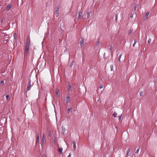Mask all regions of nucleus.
<instances>
[{
	"instance_id": "16",
	"label": "nucleus",
	"mask_w": 157,
	"mask_h": 157,
	"mask_svg": "<svg viewBox=\"0 0 157 157\" xmlns=\"http://www.w3.org/2000/svg\"><path fill=\"white\" fill-rule=\"evenodd\" d=\"M122 56V54H120L119 56V57L118 58V60L119 61L121 62V57Z\"/></svg>"
},
{
	"instance_id": "13",
	"label": "nucleus",
	"mask_w": 157,
	"mask_h": 157,
	"mask_svg": "<svg viewBox=\"0 0 157 157\" xmlns=\"http://www.w3.org/2000/svg\"><path fill=\"white\" fill-rule=\"evenodd\" d=\"M42 139L43 143H44V140H45V135L44 134H43Z\"/></svg>"
},
{
	"instance_id": "24",
	"label": "nucleus",
	"mask_w": 157,
	"mask_h": 157,
	"mask_svg": "<svg viewBox=\"0 0 157 157\" xmlns=\"http://www.w3.org/2000/svg\"><path fill=\"white\" fill-rule=\"evenodd\" d=\"M9 97V95H6V98L7 100H8V99Z\"/></svg>"
},
{
	"instance_id": "1",
	"label": "nucleus",
	"mask_w": 157,
	"mask_h": 157,
	"mask_svg": "<svg viewBox=\"0 0 157 157\" xmlns=\"http://www.w3.org/2000/svg\"><path fill=\"white\" fill-rule=\"evenodd\" d=\"M30 44V40L29 37H27L26 44L25 48L24 50L25 56L27 55L29 49V47Z\"/></svg>"
},
{
	"instance_id": "18",
	"label": "nucleus",
	"mask_w": 157,
	"mask_h": 157,
	"mask_svg": "<svg viewBox=\"0 0 157 157\" xmlns=\"http://www.w3.org/2000/svg\"><path fill=\"white\" fill-rule=\"evenodd\" d=\"M72 111V109L71 108H70L68 109L67 110V113H70Z\"/></svg>"
},
{
	"instance_id": "29",
	"label": "nucleus",
	"mask_w": 157,
	"mask_h": 157,
	"mask_svg": "<svg viewBox=\"0 0 157 157\" xmlns=\"http://www.w3.org/2000/svg\"><path fill=\"white\" fill-rule=\"evenodd\" d=\"M59 91L58 90H57L56 91V94H59Z\"/></svg>"
},
{
	"instance_id": "5",
	"label": "nucleus",
	"mask_w": 157,
	"mask_h": 157,
	"mask_svg": "<svg viewBox=\"0 0 157 157\" xmlns=\"http://www.w3.org/2000/svg\"><path fill=\"white\" fill-rule=\"evenodd\" d=\"M66 102L67 104L70 102V98L69 96H68L66 97Z\"/></svg>"
},
{
	"instance_id": "9",
	"label": "nucleus",
	"mask_w": 157,
	"mask_h": 157,
	"mask_svg": "<svg viewBox=\"0 0 157 157\" xmlns=\"http://www.w3.org/2000/svg\"><path fill=\"white\" fill-rule=\"evenodd\" d=\"M84 40L83 39H81L80 42V45L81 47L84 46Z\"/></svg>"
},
{
	"instance_id": "3",
	"label": "nucleus",
	"mask_w": 157,
	"mask_h": 157,
	"mask_svg": "<svg viewBox=\"0 0 157 157\" xmlns=\"http://www.w3.org/2000/svg\"><path fill=\"white\" fill-rule=\"evenodd\" d=\"M31 88V84L30 82H28L27 85V91H29Z\"/></svg>"
},
{
	"instance_id": "22",
	"label": "nucleus",
	"mask_w": 157,
	"mask_h": 157,
	"mask_svg": "<svg viewBox=\"0 0 157 157\" xmlns=\"http://www.w3.org/2000/svg\"><path fill=\"white\" fill-rule=\"evenodd\" d=\"M112 48H113V47H112V45H110L109 50L112 51Z\"/></svg>"
},
{
	"instance_id": "32",
	"label": "nucleus",
	"mask_w": 157,
	"mask_h": 157,
	"mask_svg": "<svg viewBox=\"0 0 157 157\" xmlns=\"http://www.w3.org/2000/svg\"><path fill=\"white\" fill-rule=\"evenodd\" d=\"M74 64V62H72L71 64V67H72Z\"/></svg>"
},
{
	"instance_id": "14",
	"label": "nucleus",
	"mask_w": 157,
	"mask_h": 157,
	"mask_svg": "<svg viewBox=\"0 0 157 157\" xmlns=\"http://www.w3.org/2000/svg\"><path fill=\"white\" fill-rule=\"evenodd\" d=\"M91 13V12L90 11H89V12H88L87 14V18H89L90 17Z\"/></svg>"
},
{
	"instance_id": "7",
	"label": "nucleus",
	"mask_w": 157,
	"mask_h": 157,
	"mask_svg": "<svg viewBox=\"0 0 157 157\" xmlns=\"http://www.w3.org/2000/svg\"><path fill=\"white\" fill-rule=\"evenodd\" d=\"M63 150V148L62 147H60L58 148V151L60 154H62Z\"/></svg>"
},
{
	"instance_id": "31",
	"label": "nucleus",
	"mask_w": 157,
	"mask_h": 157,
	"mask_svg": "<svg viewBox=\"0 0 157 157\" xmlns=\"http://www.w3.org/2000/svg\"><path fill=\"white\" fill-rule=\"evenodd\" d=\"M103 87V85H101L99 86V88H100V89H101Z\"/></svg>"
},
{
	"instance_id": "2",
	"label": "nucleus",
	"mask_w": 157,
	"mask_h": 157,
	"mask_svg": "<svg viewBox=\"0 0 157 157\" xmlns=\"http://www.w3.org/2000/svg\"><path fill=\"white\" fill-rule=\"evenodd\" d=\"M59 10L58 8H57L56 10L55 11V15L56 16V17H58L59 15Z\"/></svg>"
},
{
	"instance_id": "27",
	"label": "nucleus",
	"mask_w": 157,
	"mask_h": 157,
	"mask_svg": "<svg viewBox=\"0 0 157 157\" xmlns=\"http://www.w3.org/2000/svg\"><path fill=\"white\" fill-rule=\"evenodd\" d=\"M4 82L3 81H2L0 82V84L1 85H2L4 84Z\"/></svg>"
},
{
	"instance_id": "28",
	"label": "nucleus",
	"mask_w": 157,
	"mask_h": 157,
	"mask_svg": "<svg viewBox=\"0 0 157 157\" xmlns=\"http://www.w3.org/2000/svg\"><path fill=\"white\" fill-rule=\"evenodd\" d=\"M139 151V149H138L136 150V153L138 154V153Z\"/></svg>"
},
{
	"instance_id": "10",
	"label": "nucleus",
	"mask_w": 157,
	"mask_h": 157,
	"mask_svg": "<svg viewBox=\"0 0 157 157\" xmlns=\"http://www.w3.org/2000/svg\"><path fill=\"white\" fill-rule=\"evenodd\" d=\"M12 7V5L11 4H9L6 7V10L7 11L9 10Z\"/></svg>"
},
{
	"instance_id": "19",
	"label": "nucleus",
	"mask_w": 157,
	"mask_h": 157,
	"mask_svg": "<svg viewBox=\"0 0 157 157\" xmlns=\"http://www.w3.org/2000/svg\"><path fill=\"white\" fill-rule=\"evenodd\" d=\"M133 32V30L132 29H130L129 32V34H131L132 33V32Z\"/></svg>"
},
{
	"instance_id": "26",
	"label": "nucleus",
	"mask_w": 157,
	"mask_h": 157,
	"mask_svg": "<svg viewBox=\"0 0 157 157\" xmlns=\"http://www.w3.org/2000/svg\"><path fill=\"white\" fill-rule=\"evenodd\" d=\"M100 44V42L99 41H98L97 42L96 44V46H99Z\"/></svg>"
},
{
	"instance_id": "21",
	"label": "nucleus",
	"mask_w": 157,
	"mask_h": 157,
	"mask_svg": "<svg viewBox=\"0 0 157 157\" xmlns=\"http://www.w3.org/2000/svg\"><path fill=\"white\" fill-rule=\"evenodd\" d=\"M136 42H137L136 40H134V42L133 44V47H134V46H135V44H136Z\"/></svg>"
},
{
	"instance_id": "17",
	"label": "nucleus",
	"mask_w": 157,
	"mask_h": 157,
	"mask_svg": "<svg viewBox=\"0 0 157 157\" xmlns=\"http://www.w3.org/2000/svg\"><path fill=\"white\" fill-rule=\"evenodd\" d=\"M117 114L115 112H114L113 114V116L115 117H117Z\"/></svg>"
},
{
	"instance_id": "30",
	"label": "nucleus",
	"mask_w": 157,
	"mask_h": 157,
	"mask_svg": "<svg viewBox=\"0 0 157 157\" xmlns=\"http://www.w3.org/2000/svg\"><path fill=\"white\" fill-rule=\"evenodd\" d=\"M138 5H136L135 6V10H136V9L138 7Z\"/></svg>"
},
{
	"instance_id": "4",
	"label": "nucleus",
	"mask_w": 157,
	"mask_h": 157,
	"mask_svg": "<svg viewBox=\"0 0 157 157\" xmlns=\"http://www.w3.org/2000/svg\"><path fill=\"white\" fill-rule=\"evenodd\" d=\"M82 18V13L81 12H79L78 17V19H80Z\"/></svg>"
},
{
	"instance_id": "23",
	"label": "nucleus",
	"mask_w": 157,
	"mask_h": 157,
	"mask_svg": "<svg viewBox=\"0 0 157 157\" xmlns=\"http://www.w3.org/2000/svg\"><path fill=\"white\" fill-rule=\"evenodd\" d=\"M118 18V14H116L115 15V20L116 21H117Z\"/></svg>"
},
{
	"instance_id": "20",
	"label": "nucleus",
	"mask_w": 157,
	"mask_h": 157,
	"mask_svg": "<svg viewBox=\"0 0 157 157\" xmlns=\"http://www.w3.org/2000/svg\"><path fill=\"white\" fill-rule=\"evenodd\" d=\"M110 69L111 71H113V65L110 66Z\"/></svg>"
},
{
	"instance_id": "15",
	"label": "nucleus",
	"mask_w": 157,
	"mask_h": 157,
	"mask_svg": "<svg viewBox=\"0 0 157 157\" xmlns=\"http://www.w3.org/2000/svg\"><path fill=\"white\" fill-rule=\"evenodd\" d=\"M71 88V86L70 85H68V88H67L68 90L69 91H70Z\"/></svg>"
},
{
	"instance_id": "34",
	"label": "nucleus",
	"mask_w": 157,
	"mask_h": 157,
	"mask_svg": "<svg viewBox=\"0 0 157 157\" xmlns=\"http://www.w3.org/2000/svg\"><path fill=\"white\" fill-rule=\"evenodd\" d=\"M133 17V15H131V16H130V17L131 18H132Z\"/></svg>"
},
{
	"instance_id": "11",
	"label": "nucleus",
	"mask_w": 157,
	"mask_h": 157,
	"mask_svg": "<svg viewBox=\"0 0 157 157\" xmlns=\"http://www.w3.org/2000/svg\"><path fill=\"white\" fill-rule=\"evenodd\" d=\"M73 148L75 150H76V144L75 141H73Z\"/></svg>"
},
{
	"instance_id": "12",
	"label": "nucleus",
	"mask_w": 157,
	"mask_h": 157,
	"mask_svg": "<svg viewBox=\"0 0 157 157\" xmlns=\"http://www.w3.org/2000/svg\"><path fill=\"white\" fill-rule=\"evenodd\" d=\"M131 150L130 148L128 149L127 151V154L126 157H127L129 155V152Z\"/></svg>"
},
{
	"instance_id": "35",
	"label": "nucleus",
	"mask_w": 157,
	"mask_h": 157,
	"mask_svg": "<svg viewBox=\"0 0 157 157\" xmlns=\"http://www.w3.org/2000/svg\"><path fill=\"white\" fill-rule=\"evenodd\" d=\"M46 157V156L45 155H44L43 156V157Z\"/></svg>"
},
{
	"instance_id": "33",
	"label": "nucleus",
	"mask_w": 157,
	"mask_h": 157,
	"mask_svg": "<svg viewBox=\"0 0 157 157\" xmlns=\"http://www.w3.org/2000/svg\"><path fill=\"white\" fill-rule=\"evenodd\" d=\"M71 157V154H70L67 157Z\"/></svg>"
},
{
	"instance_id": "8",
	"label": "nucleus",
	"mask_w": 157,
	"mask_h": 157,
	"mask_svg": "<svg viewBox=\"0 0 157 157\" xmlns=\"http://www.w3.org/2000/svg\"><path fill=\"white\" fill-rule=\"evenodd\" d=\"M149 12H147L146 13L144 17V19L145 20L147 19V17L149 15Z\"/></svg>"
},
{
	"instance_id": "6",
	"label": "nucleus",
	"mask_w": 157,
	"mask_h": 157,
	"mask_svg": "<svg viewBox=\"0 0 157 157\" xmlns=\"http://www.w3.org/2000/svg\"><path fill=\"white\" fill-rule=\"evenodd\" d=\"M39 134H38L37 136L36 139V140L35 143L36 144H37L39 142Z\"/></svg>"
},
{
	"instance_id": "25",
	"label": "nucleus",
	"mask_w": 157,
	"mask_h": 157,
	"mask_svg": "<svg viewBox=\"0 0 157 157\" xmlns=\"http://www.w3.org/2000/svg\"><path fill=\"white\" fill-rule=\"evenodd\" d=\"M151 40L150 39H149L147 41V43L149 44H150L151 42Z\"/></svg>"
},
{
	"instance_id": "36",
	"label": "nucleus",
	"mask_w": 157,
	"mask_h": 157,
	"mask_svg": "<svg viewBox=\"0 0 157 157\" xmlns=\"http://www.w3.org/2000/svg\"><path fill=\"white\" fill-rule=\"evenodd\" d=\"M119 118H120V119H121V116H120Z\"/></svg>"
},
{
	"instance_id": "37",
	"label": "nucleus",
	"mask_w": 157,
	"mask_h": 157,
	"mask_svg": "<svg viewBox=\"0 0 157 157\" xmlns=\"http://www.w3.org/2000/svg\"><path fill=\"white\" fill-rule=\"evenodd\" d=\"M14 35H16V33H15Z\"/></svg>"
}]
</instances>
